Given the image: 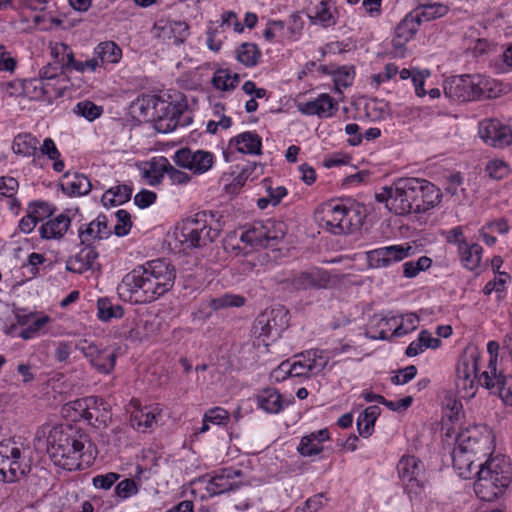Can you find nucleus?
Segmentation results:
<instances>
[{
    "label": "nucleus",
    "instance_id": "6e6552de",
    "mask_svg": "<svg viewBox=\"0 0 512 512\" xmlns=\"http://www.w3.org/2000/svg\"><path fill=\"white\" fill-rule=\"evenodd\" d=\"M30 471V465L25 461L23 449L10 440L0 443V481L14 483Z\"/></svg>",
    "mask_w": 512,
    "mask_h": 512
},
{
    "label": "nucleus",
    "instance_id": "473e14b6",
    "mask_svg": "<svg viewBox=\"0 0 512 512\" xmlns=\"http://www.w3.org/2000/svg\"><path fill=\"white\" fill-rule=\"evenodd\" d=\"M257 405L266 413H279L284 408L280 393L274 388H265L257 395Z\"/></svg>",
    "mask_w": 512,
    "mask_h": 512
},
{
    "label": "nucleus",
    "instance_id": "72a5a7b5",
    "mask_svg": "<svg viewBox=\"0 0 512 512\" xmlns=\"http://www.w3.org/2000/svg\"><path fill=\"white\" fill-rule=\"evenodd\" d=\"M304 362V368L308 377L318 375L328 364V358L324 356L321 350H310L299 356Z\"/></svg>",
    "mask_w": 512,
    "mask_h": 512
},
{
    "label": "nucleus",
    "instance_id": "412c9836",
    "mask_svg": "<svg viewBox=\"0 0 512 512\" xmlns=\"http://www.w3.org/2000/svg\"><path fill=\"white\" fill-rule=\"evenodd\" d=\"M73 409L79 412V416L93 426L104 423L107 414V404L104 399L90 396L77 399L73 402Z\"/></svg>",
    "mask_w": 512,
    "mask_h": 512
},
{
    "label": "nucleus",
    "instance_id": "423d86ee",
    "mask_svg": "<svg viewBox=\"0 0 512 512\" xmlns=\"http://www.w3.org/2000/svg\"><path fill=\"white\" fill-rule=\"evenodd\" d=\"M492 83L493 81L481 75H465L445 83L444 93L447 97L462 102L490 98Z\"/></svg>",
    "mask_w": 512,
    "mask_h": 512
},
{
    "label": "nucleus",
    "instance_id": "ea45409f",
    "mask_svg": "<svg viewBox=\"0 0 512 512\" xmlns=\"http://www.w3.org/2000/svg\"><path fill=\"white\" fill-rule=\"evenodd\" d=\"M266 233H268L266 222H255L242 233L240 239L242 242H245L253 247H267Z\"/></svg>",
    "mask_w": 512,
    "mask_h": 512
},
{
    "label": "nucleus",
    "instance_id": "774afa93",
    "mask_svg": "<svg viewBox=\"0 0 512 512\" xmlns=\"http://www.w3.org/2000/svg\"><path fill=\"white\" fill-rule=\"evenodd\" d=\"M156 193L149 190H142L134 197V203L139 208H147L156 201Z\"/></svg>",
    "mask_w": 512,
    "mask_h": 512
},
{
    "label": "nucleus",
    "instance_id": "37998d69",
    "mask_svg": "<svg viewBox=\"0 0 512 512\" xmlns=\"http://www.w3.org/2000/svg\"><path fill=\"white\" fill-rule=\"evenodd\" d=\"M261 57V52L256 44L243 43L236 51L237 60L246 67L255 66Z\"/></svg>",
    "mask_w": 512,
    "mask_h": 512
},
{
    "label": "nucleus",
    "instance_id": "f704fd0d",
    "mask_svg": "<svg viewBox=\"0 0 512 512\" xmlns=\"http://www.w3.org/2000/svg\"><path fill=\"white\" fill-rule=\"evenodd\" d=\"M414 11L421 22H428L445 16L449 6L440 2H420Z\"/></svg>",
    "mask_w": 512,
    "mask_h": 512
},
{
    "label": "nucleus",
    "instance_id": "1a4fd4ad",
    "mask_svg": "<svg viewBox=\"0 0 512 512\" xmlns=\"http://www.w3.org/2000/svg\"><path fill=\"white\" fill-rule=\"evenodd\" d=\"M289 317L288 310L278 305L276 307L266 309L255 320L253 324V333L263 340L280 337L281 333L288 327Z\"/></svg>",
    "mask_w": 512,
    "mask_h": 512
},
{
    "label": "nucleus",
    "instance_id": "338daca9",
    "mask_svg": "<svg viewBox=\"0 0 512 512\" xmlns=\"http://www.w3.org/2000/svg\"><path fill=\"white\" fill-rule=\"evenodd\" d=\"M28 210L30 211V213L35 215V217L39 221L44 220L46 217L52 215L53 213V210L51 209L49 203L44 201H35L30 203Z\"/></svg>",
    "mask_w": 512,
    "mask_h": 512
},
{
    "label": "nucleus",
    "instance_id": "4d7b16f0",
    "mask_svg": "<svg viewBox=\"0 0 512 512\" xmlns=\"http://www.w3.org/2000/svg\"><path fill=\"white\" fill-rule=\"evenodd\" d=\"M1 91L7 97H24V80H13L5 83H0Z\"/></svg>",
    "mask_w": 512,
    "mask_h": 512
},
{
    "label": "nucleus",
    "instance_id": "2eb2a0df",
    "mask_svg": "<svg viewBox=\"0 0 512 512\" xmlns=\"http://www.w3.org/2000/svg\"><path fill=\"white\" fill-rule=\"evenodd\" d=\"M167 105L169 107H164L159 124H157L159 131L168 133L177 127H186L191 124L193 116L186 101L167 102Z\"/></svg>",
    "mask_w": 512,
    "mask_h": 512
},
{
    "label": "nucleus",
    "instance_id": "5fc2aeb1",
    "mask_svg": "<svg viewBox=\"0 0 512 512\" xmlns=\"http://www.w3.org/2000/svg\"><path fill=\"white\" fill-rule=\"evenodd\" d=\"M115 217L117 219V223L114 225L112 233L114 232V234L119 237L127 235L132 228L130 213L126 210L120 209L115 212Z\"/></svg>",
    "mask_w": 512,
    "mask_h": 512
},
{
    "label": "nucleus",
    "instance_id": "79ce46f5",
    "mask_svg": "<svg viewBox=\"0 0 512 512\" xmlns=\"http://www.w3.org/2000/svg\"><path fill=\"white\" fill-rule=\"evenodd\" d=\"M168 159L165 157L153 158L150 162V168L144 172V177L149 184L155 186L159 184L166 174Z\"/></svg>",
    "mask_w": 512,
    "mask_h": 512
},
{
    "label": "nucleus",
    "instance_id": "dca6fc26",
    "mask_svg": "<svg viewBox=\"0 0 512 512\" xmlns=\"http://www.w3.org/2000/svg\"><path fill=\"white\" fill-rule=\"evenodd\" d=\"M414 197L412 199L411 213H424L441 202L442 193L438 187L426 179L415 178Z\"/></svg>",
    "mask_w": 512,
    "mask_h": 512
},
{
    "label": "nucleus",
    "instance_id": "2f4dec72",
    "mask_svg": "<svg viewBox=\"0 0 512 512\" xmlns=\"http://www.w3.org/2000/svg\"><path fill=\"white\" fill-rule=\"evenodd\" d=\"M308 17L312 23H319L324 27L336 24V18L329 1L320 0L309 9Z\"/></svg>",
    "mask_w": 512,
    "mask_h": 512
},
{
    "label": "nucleus",
    "instance_id": "09e8293b",
    "mask_svg": "<svg viewBox=\"0 0 512 512\" xmlns=\"http://www.w3.org/2000/svg\"><path fill=\"white\" fill-rule=\"evenodd\" d=\"M244 303L245 298L243 296L227 293L211 299L210 307L219 310L228 307H241Z\"/></svg>",
    "mask_w": 512,
    "mask_h": 512
},
{
    "label": "nucleus",
    "instance_id": "ddd939ff",
    "mask_svg": "<svg viewBox=\"0 0 512 512\" xmlns=\"http://www.w3.org/2000/svg\"><path fill=\"white\" fill-rule=\"evenodd\" d=\"M478 135L488 146L503 149L512 144V128L498 119L482 120L478 125Z\"/></svg>",
    "mask_w": 512,
    "mask_h": 512
},
{
    "label": "nucleus",
    "instance_id": "603ef678",
    "mask_svg": "<svg viewBox=\"0 0 512 512\" xmlns=\"http://www.w3.org/2000/svg\"><path fill=\"white\" fill-rule=\"evenodd\" d=\"M432 264V260L427 256L420 257L417 261H407L403 264V275L407 278H413L421 271H425Z\"/></svg>",
    "mask_w": 512,
    "mask_h": 512
},
{
    "label": "nucleus",
    "instance_id": "c03bdc74",
    "mask_svg": "<svg viewBox=\"0 0 512 512\" xmlns=\"http://www.w3.org/2000/svg\"><path fill=\"white\" fill-rule=\"evenodd\" d=\"M95 52L102 63H117L122 56L121 48L112 41L100 43Z\"/></svg>",
    "mask_w": 512,
    "mask_h": 512
},
{
    "label": "nucleus",
    "instance_id": "9b49d317",
    "mask_svg": "<svg viewBox=\"0 0 512 512\" xmlns=\"http://www.w3.org/2000/svg\"><path fill=\"white\" fill-rule=\"evenodd\" d=\"M479 384L497 395L504 405L512 406V375L498 371L495 358L480 375Z\"/></svg>",
    "mask_w": 512,
    "mask_h": 512
},
{
    "label": "nucleus",
    "instance_id": "0eeeda50",
    "mask_svg": "<svg viewBox=\"0 0 512 512\" xmlns=\"http://www.w3.org/2000/svg\"><path fill=\"white\" fill-rule=\"evenodd\" d=\"M415 178H399L391 186L383 187L375 198L378 202L385 203L389 211L397 215H407L411 213L412 199L414 197Z\"/></svg>",
    "mask_w": 512,
    "mask_h": 512
},
{
    "label": "nucleus",
    "instance_id": "f257e3e1",
    "mask_svg": "<svg viewBox=\"0 0 512 512\" xmlns=\"http://www.w3.org/2000/svg\"><path fill=\"white\" fill-rule=\"evenodd\" d=\"M176 270L165 259H157L127 273L121 289L129 292L130 299L137 303H150L166 294L174 286Z\"/></svg>",
    "mask_w": 512,
    "mask_h": 512
},
{
    "label": "nucleus",
    "instance_id": "a18cd8bd",
    "mask_svg": "<svg viewBox=\"0 0 512 512\" xmlns=\"http://www.w3.org/2000/svg\"><path fill=\"white\" fill-rule=\"evenodd\" d=\"M73 111L75 114L80 115L88 121L92 122L101 116L103 113V108L94 104L92 101L84 100L78 102Z\"/></svg>",
    "mask_w": 512,
    "mask_h": 512
},
{
    "label": "nucleus",
    "instance_id": "3c124183",
    "mask_svg": "<svg viewBox=\"0 0 512 512\" xmlns=\"http://www.w3.org/2000/svg\"><path fill=\"white\" fill-rule=\"evenodd\" d=\"M297 451L304 457H310L321 453L323 451V445L315 441L314 434H308L302 437Z\"/></svg>",
    "mask_w": 512,
    "mask_h": 512
},
{
    "label": "nucleus",
    "instance_id": "6ab92c4d",
    "mask_svg": "<svg viewBox=\"0 0 512 512\" xmlns=\"http://www.w3.org/2000/svg\"><path fill=\"white\" fill-rule=\"evenodd\" d=\"M164 107H169L167 101L156 95H142L131 104L132 113L143 121H153L159 124L161 112Z\"/></svg>",
    "mask_w": 512,
    "mask_h": 512
},
{
    "label": "nucleus",
    "instance_id": "13d9d810",
    "mask_svg": "<svg viewBox=\"0 0 512 512\" xmlns=\"http://www.w3.org/2000/svg\"><path fill=\"white\" fill-rule=\"evenodd\" d=\"M138 493V487L133 479L120 481L115 487V494L121 499H127Z\"/></svg>",
    "mask_w": 512,
    "mask_h": 512
},
{
    "label": "nucleus",
    "instance_id": "bb28decb",
    "mask_svg": "<svg viewBox=\"0 0 512 512\" xmlns=\"http://www.w3.org/2000/svg\"><path fill=\"white\" fill-rule=\"evenodd\" d=\"M420 24L421 21L415 11L408 13L395 28L394 46L402 47L407 43L416 34Z\"/></svg>",
    "mask_w": 512,
    "mask_h": 512
},
{
    "label": "nucleus",
    "instance_id": "58836bf2",
    "mask_svg": "<svg viewBox=\"0 0 512 512\" xmlns=\"http://www.w3.org/2000/svg\"><path fill=\"white\" fill-rule=\"evenodd\" d=\"M38 144V139L31 134H19L13 140L12 150L15 154L24 157L35 156Z\"/></svg>",
    "mask_w": 512,
    "mask_h": 512
},
{
    "label": "nucleus",
    "instance_id": "a211bd4d",
    "mask_svg": "<svg viewBox=\"0 0 512 512\" xmlns=\"http://www.w3.org/2000/svg\"><path fill=\"white\" fill-rule=\"evenodd\" d=\"M173 159L179 167L189 169L194 174H202L212 167L214 158L208 151L182 148L175 153Z\"/></svg>",
    "mask_w": 512,
    "mask_h": 512
},
{
    "label": "nucleus",
    "instance_id": "f8f14e48",
    "mask_svg": "<svg viewBox=\"0 0 512 512\" xmlns=\"http://www.w3.org/2000/svg\"><path fill=\"white\" fill-rule=\"evenodd\" d=\"M75 349L80 351L90 364L103 374H110L116 362V354L110 348H101L94 342L81 339L75 344Z\"/></svg>",
    "mask_w": 512,
    "mask_h": 512
},
{
    "label": "nucleus",
    "instance_id": "6e6d98bb",
    "mask_svg": "<svg viewBox=\"0 0 512 512\" xmlns=\"http://www.w3.org/2000/svg\"><path fill=\"white\" fill-rule=\"evenodd\" d=\"M68 71L66 67L55 63H49L39 71V79L43 81H58L59 77Z\"/></svg>",
    "mask_w": 512,
    "mask_h": 512
},
{
    "label": "nucleus",
    "instance_id": "9d476101",
    "mask_svg": "<svg viewBox=\"0 0 512 512\" xmlns=\"http://www.w3.org/2000/svg\"><path fill=\"white\" fill-rule=\"evenodd\" d=\"M479 354L475 350L465 351L456 366V387L463 397L471 398L476 394Z\"/></svg>",
    "mask_w": 512,
    "mask_h": 512
},
{
    "label": "nucleus",
    "instance_id": "39448f33",
    "mask_svg": "<svg viewBox=\"0 0 512 512\" xmlns=\"http://www.w3.org/2000/svg\"><path fill=\"white\" fill-rule=\"evenodd\" d=\"M212 212L202 211L193 218L185 219L174 232L176 240L184 249L207 246L219 236V229L211 226Z\"/></svg>",
    "mask_w": 512,
    "mask_h": 512
},
{
    "label": "nucleus",
    "instance_id": "680f3d73",
    "mask_svg": "<svg viewBox=\"0 0 512 512\" xmlns=\"http://www.w3.org/2000/svg\"><path fill=\"white\" fill-rule=\"evenodd\" d=\"M120 478V475L115 472L96 475L92 479L95 488L109 490Z\"/></svg>",
    "mask_w": 512,
    "mask_h": 512
},
{
    "label": "nucleus",
    "instance_id": "5701e85b",
    "mask_svg": "<svg viewBox=\"0 0 512 512\" xmlns=\"http://www.w3.org/2000/svg\"><path fill=\"white\" fill-rule=\"evenodd\" d=\"M329 282V273L319 268L300 272L291 279V285L296 290L322 289L326 288Z\"/></svg>",
    "mask_w": 512,
    "mask_h": 512
},
{
    "label": "nucleus",
    "instance_id": "4468645a",
    "mask_svg": "<svg viewBox=\"0 0 512 512\" xmlns=\"http://www.w3.org/2000/svg\"><path fill=\"white\" fill-rule=\"evenodd\" d=\"M397 470L410 499L417 496L423 488V466L421 461L414 456H403L397 465Z\"/></svg>",
    "mask_w": 512,
    "mask_h": 512
},
{
    "label": "nucleus",
    "instance_id": "49530a36",
    "mask_svg": "<svg viewBox=\"0 0 512 512\" xmlns=\"http://www.w3.org/2000/svg\"><path fill=\"white\" fill-rule=\"evenodd\" d=\"M24 89V97L35 101H46L43 80L39 78L24 80Z\"/></svg>",
    "mask_w": 512,
    "mask_h": 512
},
{
    "label": "nucleus",
    "instance_id": "a878e982",
    "mask_svg": "<svg viewBox=\"0 0 512 512\" xmlns=\"http://www.w3.org/2000/svg\"><path fill=\"white\" fill-rule=\"evenodd\" d=\"M97 258L98 252L95 248L86 245L77 254L69 257L66 262V269L73 273L82 274L95 268Z\"/></svg>",
    "mask_w": 512,
    "mask_h": 512
},
{
    "label": "nucleus",
    "instance_id": "7ed1b4c3",
    "mask_svg": "<svg viewBox=\"0 0 512 512\" xmlns=\"http://www.w3.org/2000/svg\"><path fill=\"white\" fill-rule=\"evenodd\" d=\"M474 491L479 499L492 502L502 497L512 483V464L504 456H495L478 465Z\"/></svg>",
    "mask_w": 512,
    "mask_h": 512
},
{
    "label": "nucleus",
    "instance_id": "4c0bfd02",
    "mask_svg": "<svg viewBox=\"0 0 512 512\" xmlns=\"http://www.w3.org/2000/svg\"><path fill=\"white\" fill-rule=\"evenodd\" d=\"M479 459V457L466 453L465 451H461V449L454 448L452 451L453 466L458 470L459 476L462 478L470 477L473 470V464Z\"/></svg>",
    "mask_w": 512,
    "mask_h": 512
},
{
    "label": "nucleus",
    "instance_id": "7c9ffc66",
    "mask_svg": "<svg viewBox=\"0 0 512 512\" xmlns=\"http://www.w3.org/2000/svg\"><path fill=\"white\" fill-rule=\"evenodd\" d=\"M71 224L66 214H59L54 219L42 224L39 232L44 239H58L64 236Z\"/></svg>",
    "mask_w": 512,
    "mask_h": 512
},
{
    "label": "nucleus",
    "instance_id": "c756f323",
    "mask_svg": "<svg viewBox=\"0 0 512 512\" xmlns=\"http://www.w3.org/2000/svg\"><path fill=\"white\" fill-rule=\"evenodd\" d=\"M230 145L240 153L259 155L261 154L262 140L258 134L247 131L231 139Z\"/></svg>",
    "mask_w": 512,
    "mask_h": 512
},
{
    "label": "nucleus",
    "instance_id": "864d4df0",
    "mask_svg": "<svg viewBox=\"0 0 512 512\" xmlns=\"http://www.w3.org/2000/svg\"><path fill=\"white\" fill-rule=\"evenodd\" d=\"M486 172L491 179L501 180L509 175V165L500 159L490 160L486 165Z\"/></svg>",
    "mask_w": 512,
    "mask_h": 512
},
{
    "label": "nucleus",
    "instance_id": "cd10ccee",
    "mask_svg": "<svg viewBox=\"0 0 512 512\" xmlns=\"http://www.w3.org/2000/svg\"><path fill=\"white\" fill-rule=\"evenodd\" d=\"M486 444L487 440L478 437L477 431L468 430L458 436L454 448L461 449V451H465L466 453H470L478 457L480 454L483 456L487 454Z\"/></svg>",
    "mask_w": 512,
    "mask_h": 512
},
{
    "label": "nucleus",
    "instance_id": "a19ab883",
    "mask_svg": "<svg viewBox=\"0 0 512 512\" xmlns=\"http://www.w3.org/2000/svg\"><path fill=\"white\" fill-rule=\"evenodd\" d=\"M97 311L98 318L104 322L119 319L124 315L123 307L112 303L108 298H100L97 301Z\"/></svg>",
    "mask_w": 512,
    "mask_h": 512
},
{
    "label": "nucleus",
    "instance_id": "e2e57ef3",
    "mask_svg": "<svg viewBox=\"0 0 512 512\" xmlns=\"http://www.w3.org/2000/svg\"><path fill=\"white\" fill-rule=\"evenodd\" d=\"M510 279L509 275L505 272H499V276L494 280L489 281L483 288L485 295H490L493 291L501 292L505 290L506 284Z\"/></svg>",
    "mask_w": 512,
    "mask_h": 512
},
{
    "label": "nucleus",
    "instance_id": "0e129e2a",
    "mask_svg": "<svg viewBox=\"0 0 512 512\" xmlns=\"http://www.w3.org/2000/svg\"><path fill=\"white\" fill-rule=\"evenodd\" d=\"M58 81H43V87L45 88V98L46 101L51 103L52 100L61 97L63 95V90L65 89V85L62 83H58Z\"/></svg>",
    "mask_w": 512,
    "mask_h": 512
},
{
    "label": "nucleus",
    "instance_id": "f03ea898",
    "mask_svg": "<svg viewBox=\"0 0 512 512\" xmlns=\"http://www.w3.org/2000/svg\"><path fill=\"white\" fill-rule=\"evenodd\" d=\"M47 450L57 466L73 471L94 459L95 446L84 432L55 427L49 433Z\"/></svg>",
    "mask_w": 512,
    "mask_h": 512
},
{
    "label": "nucleus",
    "instance_id": "c85d7f7f",
    "mask_svg": "<svg viewBox=\"0 0 512 512\" xmlns=\"http://www.w3.org/2000/svg\"><path fill=\"white\" fill-rule=\"evenodd\" d=\"M61 188L69 196H83L91 191L92 184L84 174L67 172Z\"/></svg>",
    "mask_w": 512,
    "mask_h": 512
},
{
    "label": "nucleus",
    "instance_id": "bf43d9fd",
    "mask_svg": "<svg viewBox=\"0 0 512 512\" xmlns=\"http://www.w3.org/2000/svg\"><path fill=\"white\" fill-rule=\"evenodd\" d=\"M49 321V316H42L35 319L29 326L22 329L20 337L24 340L33 338Z\"/></svg>",
    "mask_w": 512,
    "mask_h": 512
},
{
    "label": "nucleus",
    "instance_id": "393cba45",
    "mask_svg": "<svg viewBox=\"0 0 512 512\" xmlns=\"http://www.w3.org/2000/svg\"><path fill=\"white\" fill-rule=\"evenodd\" d=\"M242 476L241 470L234 468H224L218 474L213 476L207 484V492L211 496L219 495L239 487L234 481L235 478Z\"/></svg>",
    "mask_w": 512,
    "mask_h": 512
},
{
    "label": "nucleus",
    "instance_id": "b1692460",
    "mask_svg": "<svg viewBox=\"0 0 512 512\" xmlns=\"http://www.w3.org/2000/svg\"><path fill=\"white\" fill-rule=\"evenodd\" d=\"M297 108L302 114L317 115L320 118L331 117L337 111L336 102L326 93L314 100L298 103Z\"/></svg>",
    "mask_w": 512,
    "mask_h": 512
},
{
    "label": "nucleus",
    "instance_id": "052dcab7",
    "mask_svg": "<svg viewBox=\"0 0 512 512\" xmlns=\"http://www.w3.org/2000/svg\"><path fill=\"white\" fill-rule=\"evenodd\" d=\"M266 227L268 228V233H266L267 247L273 246L285 235L281 223H276L274 221L268 220L266 222Z\"/></svg>",
    "mask_w": 512,
    "mask_h": 512
},
{
    "label": "nucleus",
    "instance_id": "aec40b11",
    "mask_svg": "<svg viewBox=\"0 0 512 512\" xmlns=\"http://www.w3.org/2000/svg\"><path fill=\"white\" fill-rule=\"evenodd\" d=\"M412 252L413 247L408 244L392 245L367 252V260L372 268L387 267L407 258Z\"/></svg>",
    "mask_w": 512,
    "mask_h": 512
},
{
    "label": "nucleus",
    "instance_id": "e433bc0d",
    "mask_svg": "<svg viewBox=\"0 0 512 512\" xmlns=\"http://www.w3.org/2000/svg\"><path fill=\"white\" fill-rule=\"evenodd\" d=\"M483 249L479 244H465L458 249V254L463 266L469 270L479 267Z\"/></svg>",
    "mask_w": 512,
    "mask_h": 512
},
{
    "label": "nucleus",
    "instance_id": "20e7f679",
    "mask_svg": "<svg viewBox=\"0 0 512 512\" xmlns=\"http://www.w3.org/2000/svg\"><path fill=\"white\" fill-rule=\"evenodd\" d=\"M364 218L363 206L359 204H326L319 214L320 225L335 235L358 230Z\"/></svg>",
    "mask_w": 512,
    "mask_h": 512
},
{
    "label": "nucleus",
    "instance_id": "de8ad7c7",
    "mask_svg": "<svg viewBox=\"0 0 512 512\" xmlns=\"http://www.w3.org/2000/svg\"><path fill=\"white\" fill-rule=\"evenodd\" d=\"M51 56L55 59V64L66 67V69L69 70V65L73 60L74 54L67 44L56 43L51 48Z\"/></svg>",
    "mask_w": 512,
    "mask_h": 512
},
{
    "label": "nucleus",
    "instance_id": "4be33fe9",
    "mask_svg": "<svg viewBox=\"0 0 512 512\" xmlns=\"http://www.w3.org/2000/svg\"><path fill=\"white\" fill-rule=\"evenodd\" d=\"M106 215L100 214L87 225H82L78 230L81 244L90 245L96 241L108 239L112 235V229L108 225Z\"/></svg>",
    "mask_w": 512,
    "mask_h": 512
},
{
    "label": "nucleus",
    "instance_id": "f3484780",
    "mask_svg": "<svg viewBox=\"0 0 512 512\" xmlns=\"http://www.w3.org/2000/svg\"><path fill=\"white\" fill-rule=\"evenodd\" d=\"M129 406L131 426L139 432L151 431L161 418L162 410L158 405L141 406L138 399H132Z\"/></svg>",
    "mask_w": 512,
    "mask_h": 512
},
{
    "label": "nucleus",
    "instance_id": "c9c22d12",
    "mask_svg": "<svg viewBox=\"0 0 512 512\" xmlns=\"http://www.w3.org/2000/svg\"><path fill=\"white\" fill-rule=\"evenodd\" d=\"M132 192V188L126 184L117 185L106 190L101 201L104 206L121 205L131 199Z\"/></svg>",
    "mask_w": 512,
    "mask_h": 512
},
{
    "label": "nucleus",
    "instance_id": "69168bd1",
    "mask_svg": "<svg viewBox=\"0 0 512 512\" xmlns=\"http://www.w3.org/2000/svg\"><path fill=\"white\" fill-rule=\"evenodd\" d=\"M229 413L225 409L221 407H215L208 410L205 413V421H209L210 423L222 425L226 424L229 421Z\"/></svg>",
    "mask_w": 512,
    "mask_h": 512
},
{
    "label": "nucleus",
    "instance_id": "8fccbe9b",
    "mask_svg": "<svg viewBox=\"0 0 512 512\" xmlns=\"http://www.w3.org/2000/svg\"><path fill=\"white\" fill-rule=\"evenodd\" d=\"M212 83L215 88L228 91L238 85L239 76L237 74L232 76L226 70H219L214 74Z\"/></svg>",
    "mask_w": 512,
    "mask_h": 512
}]
</instances>
